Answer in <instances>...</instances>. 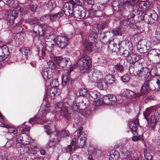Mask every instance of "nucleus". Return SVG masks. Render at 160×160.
Masks as SVG:
<instances>
[{
	"mask_svg": "<svg viewBox=\"0 0 160 160\" xmlns=\"http://www.w3.org/2000/svg\"><path fill=\"white\" fill-rule=\"evenodd\" d=\"M145 160H153L152 156L150 152H146L144 153Z\"/></svg>",
	"mask_w": 160,
	"mask_h": 160,
	"instance_id": "0e129e2a",
	"label": "nucleus"
},
{
	"mask_svg": "<svg viewBox=\"0 0 160 160\" xmlns=\"http://www.w3.org/2000/svg\"><path fill=\"white\" fill-rule=\"evenodd\" d=\"M113 37L111 32L109 31H108L101 33L99 39L101 42L103 43L108 44L111 41V39Z\"/></svg>",
	"mask_w": 160,
	"mask_h": 160,
	"instance_id": "2eb2a0df",
	"label": "nucleus"
},
{
	"mask_svg": "<svg viewBox=\"0 0 160 160\" xmlns=\"http://www.w3.org/2000/svg\"><path fill=\"white\" fill-rule=\"evenodd\" d=\"M42 75L45 80L49 79L52 76L49 74V69L47 68H42Z\"/></svg>",
	"mask_w": 160,
	"mask_h": 160,
	"instance_id": "37998d69",
	"label": "nucleus"
},
{
	"mask_svg": "<svg viewBox=\"0 0 160 160\" xmlns=\"http://www.w3.org/2000/svg\"><path fill=\"white\" fill-rule=\"evenodd\" d=\"M145 68L142 62H137L135 64L134 70H135V76L140 74L142 70Z\"/></svg>",
	"mask_w": 160,
	"mask_h": 160,
	"instance_id": "f704fd0d",
	"label": "nucleus"
},
{
	"mask_svg": "<svg viewBox=\"0 0 160 160\" xmlns=\"http://www.w3.org/2000/svg\"><path fill=\"white\" fill-rule=\"evenodd\" d=\"M19 11L16 10H12L11 13L8 14L6 18V23L8 25H11L14 23L15 19L18 15Z\"/></svg>",
	"mask_w": 160,
	"mask_h": 160,
	"instance_id": "dca6fc26",
	"label": "nucleus"
},
{
	"mask_svg": "<svg viewBox=\"0 0 160 160\" xmlns=\"http://www.w3.org/2000/svg\"><path fill=\"white\" fill-rule=\"evenodd\" d=\"M124 92L125 95L128 98H134L140 97L139 92L136 93L128 89H126Z\"/></svg>",
	"mask_w": 160,
	"mask_h": 160,
	"instance_id": "c756f323",
	"label": "nucleus"
},
{
	"mask_svg": "<svg viewBox=\"0 0 160 160\" xmlns=\"http://www.w3.org/2000/svg\"><path fill=\"white\" fill-rule=\"evenodd\" d=\"M111 21V19L109 17L107 20L102 22L100 25L98 27V32H101L104 29L109 28Z\"/></svg>",
	"mask_w": 160,
	"mask_h": 160,
	"instance_id": "393cba45",
	"label": "nucleus"
},
{
	"mask_svg": "<svg viewBox=\"0 0 160 160\" xmlns=\"http://www.w3.org/2000/svg\"><path fill=\"white\" fill-rule=\"evenodd\" d=\"M107 5L108 3L107 2L100 3L97 6V9L98 10L104 12V10Z\"/></svg>",
	"mask_w": 160,
	"mask_h": 160,
	"instance_id": "4d7b16f0",
	"label": "nucleus"
},
{
	"mask_svg": "<svg viewBox=\"0 0 160 160\" xmlns=\"http://www.w3.org/2000/svg\"><path fill=\"white\" fill-rule=\"evenodd\" d=\"M154 42L156 44L160 43V32L156 31H155L154 35L153 38Z\"/></svg>",
	"mask_w": 160,
	"mask_h": 160,
	"instance_id": "49530a36",
	"label": "nucleus"
},
{
	"mask_svg": "<svg viewBox=\"0 0 160 160\" xmlns=\"http://www.w3.org/2000/svg\"><path fill=\"white\" fill-rule=\"evenodd\" d=\"M121 43L122 41L119 39H115L108 42V48L110 51L112 52H119L121 48Z\"/></svg>",
	"mask_w": 160,
	"mask_h": 160,
	"instance_id": "1a4fd4ad",
	"label": "nucleus"
},
{
	"mask_svg": "<svg viewBox=\"0 0 160 160\" xmlns=\"http://www.w3.org/2000/svg\"><path fill=\"white\" fill-rule=\"evenodd\" d=\"M54 60L56 64L58 66L62 68H66L68 69L69 73L72 71L73 65L69 58H63L62 57L57 56L54 57Z\"/></svg>",
	"mask_w": 160,
	"mask_h": 160,
	"instance_id": "423d86ee",
	"label": "nucleus"
},
{
	"mask_svg": "<svg viewBox=\"0 0 160 160\" xmlns=\"http://www.w3.org/2000/svg\"><path fill=\"white\" fill-rule=\"evenodd\" d=\"M80 106L78 103H75L72 105V109L73 111H76L73 114H74L73 119L75 120L77 119L78 118V112H80V109L79 108Z\"/></svg>",
	"mask_w": 160,
	"mask_h": 160,
	"instance_id": "4c0bfd02",
	"label": "nucleus"
},
{
	"mask_svg": "<svg viewBox=\"0 0 160 160\" xmlns=\"http://www.w3.org/2000/svg\"><path fill=\"white\" fill-rule=\"evenodd\" d=\"M33 152H35V154L37 153V152L40 151V154L42 155H44L46 153V150L45 149L42 148L37 143H35L33 145Z\"/></svg>",
	"mask_w": 160,
	"mask_h": 160,
	"instance_id": "e433bc0d",
	"label": "nucleus"
},
{
	"mask_svg": "<svg viewBox=\"0 0 160 160\" xmlns=\"http://www.w3.org/2000/svg\"><path fill=\"white\" fill-rule=\"evenodd\" d=\"M156 83L158 86V88H154V89L150 88V86L149 85V81L146 80L144 81V84H142L140 92H139L140 94V97L143 95H145L148 93L149 90H154L156 91H158L160 89V80L157 79Z\"/></svg>",
	"mask_w": 160,
	"mask_h": 160,
	"instance_id": "0eeeda50",
	"label": "nucleus"
},
{
	"mask_svg": "<svg viewBox=\"0 0 160 160\" xmlns=\"http://www.w3.org/2000/svg\"><path fill=\"white\" fill-rule=\"evenodd\" d=\"M43 29L42 27H39L38 28L37 31H35L34 29H33L32 30H31L29 32V34L31 35L34 39L37 36H42L43 34Z\"/></svg>",
	"mask_w": 160,
	"mask_h": 160,
	"instance_id": "7c9ffc66",
	"label": "nucleus"
},
{
	"mask_svg": "<svg viewBox=\"0 0 160 160\" xmlns=\"http://www.w3.org/2000/svg\"><path fill=\"white\" fill-rule=\"evenodd\" d=\"M152 4V2L148 0L141 1L139 3L135 9H133L132 12H129L127 16H126L122 21L124 26L133 23L135 21L134 18L136 14H138V21L139 22L143 21L148 24L155 23L158 18V16L154 10L146 11L144 9L148 8Z\"/></svg>",
	"mask_w": 160,
	"mask_h": 160,
	"instance_id": "f257e3e1",
	"label": "nucleus"
},
{
	"mask_svg": "<svg viewBox=\"0 0 160 160\" xmlns=\"http://www.w3.org/2000/svg\"><path fill=\"white\" fill-rule=\"evenodd\" d=\"M53 108V107H50L49 105L47 104L44 106L42 108H41L40 110V112H42L41 114L43 117H45L46 114L49 112H51L53 113L51 109Z\"/></svg>",
	"mask_w": 160,
	"mask_h": 160,
	"instance_id": "72a5a7b5",
	"label": "nucleus"
},
{
	"mask_svg": "<svg viewBox=\"0 0 160 160\" xmlns=\"http://www.w3.org/2000/svg\"><path fill=\"white\" fill-rule=\"evenodd\" d=\"M44 131L46 133L49 135L50 138H52L53 136L58 134H60L56 132H52L51 131L50 127L48 125H45L44 126Z\"/></svg>",
	"mask_w": 160,
	"mask_h": 160,
	"instance_id": "c03bdc74",
	"label": "nucleus"
},
{
	"mask_svg": "<svg viewBox=\"0 0 160 160\" xmlns=\"http://www.w3.org/2000/svg\"><path fill=\"white\" fill-rule=\"evenodd\" d=\"M130 57H132L135 63H136L137 62H139L138 61L142 58L140 55H138L132 52L130 54Z\"/></svg>",
	"mask_w": 160,
	"mask_h": 160,
	"instance_id": "8fccbe9b",
	"label": "nucleus"
},
{
	"mask_svg": "<svg viewBox=\"0 0 160 160\" xmlns=\"http://www.w3.org/2000/svg\"><path fill=\"white\" fill-rule=\"evenodd\" d=\"M9 51L8 47L6 45L0 46V62L5 60L8 56Z\"/></svg>",
	"mask_w": 160,
	"mask_h": 160,
	"instance_id": "f3484780",
	"label": "nucleus"
},
{
	"mask_svg": "<svg viewBox=\"0 0 160 160\" xmlns=\"http://www.w3.org/2000/svg\"><path fill=\"white\" fill-rule=\"evenodd\" d=\"M111 32L112 33L113 37L114 36H122V35L121 29L119 27H116L113 28Z\"/></svg>",
	"mask_w": 160,
	"mask_h": 160,
	"instance_id": "a18cd8bd",
	"label": "nucleus"
},
{
	"mask_svg": "<svg viewBox=\"0 0 160 160\" xmlns=\"http://www.w3.org/2000/svg\"><path fill=\"white\" fill-rule=\"evenodd\" d=\"M138 0H127L125 2L123 3V6L126 7V11H128L129 5L134 6L136 4Z\"/></svg>",
	"mask_w": 160,
	"mask_h": 160,
	"instance_id": "58836bf2",
	"label": "nucleus"
},
{
	"mask_svg": "<svg viewBox=\"0 0 160 160\" xmlns=\"http://www.w3.org/2000/svg\"><path fill=\"white\" fill-rule=\"evenodd\" d=\"M33 144L27 145V143L17 142L16 147L17 150L19 154V159L22 160H26L28 155L30 156H34L36 152H33Z\"/></svg>",
	"mask_w": 160,
	"mask_h": 160,
	"instance_id": "7ed1b4c3",
	"label": "nucleus"
},
{
	"mask_svg": "<svg viewBox=\"0 0 160 160\" xmlns=\"http://www.w3.org/2000/svg\"><path fill=\"white\" fill-rule=\"evenodd\" d=\"M79 95L80 96L83 97H88L89 93H88L87 90L84 88H81L79 91Z\"/></svg>",
	"mask_w": 160,
	"mask_h": 160,
	"instance_id": "13d9d810",
	"label": "nucleus"
},
{
	"mask_svg": "<svg viewBox=\"0 0 160 160\" xmlns=\"http://www.w3.org/2000/svg\"><path fill=\"white\" fill-rule=\"evenodd\" d=\"M120 80L123 82H127L129 80L130 77L128 74H125L123 75L120 77Z\"/></svg>",
	"mask_w": 160,
	"mask_h": 160,
	"instance_id": "bf43d9fd",
	"label": "nucleus"
},
{
	"mask_svg": "<svg viewBox=\"0 0 160 160\" xmlns=\"http://www.w3.org/2000/svg\"><path fill=\"white\" fill-rule=\"evenodd\" d=\"M70 4H69V3L67 2L65 3L63 6V11L62 12L67 16H70V14L68 13V11L69 10V8L70 7Z\"/></svg>",
	"mask_w": 160,
	"mask_h": 160,
	"instance_id": "3c124183",
	"label": "nucleus"
},
{
	"mask_svg": "<svg viewBox=\"0 0 160 160\" xmlns=\"http://www.w3.org/2000/svg\"><path fill=\"white\" fill-rule=\"evenodd\" d=\"M58 91L59 90L58 89V87H51L50 88L49 90V93L51 94V96L52 97L55 96V95H58L59 92Z\"/></svg>",
	"mask_w": 160,
	"mask_h": 160,
	"instance_id": "de8ad7c7",
	"label": "nucleus"
},
{
	"mask_svg": "<svg viewBox=\"0 0 160 160\" xmlns=\"http://www.w3.org/2000/svg\"><path fill=\"white\" fill-rule=\"evenodd\" d=\"M137 51L142 54L147 52L150 48V47L146 42L145 40L138 41L137 44Z\"/></svg>",
	"mask_w": 160,
	"mask_h": 160,
	"instance_id": "ddd939ff",
	"label": "nucleus"
},
{
	"mask_svg": "<svg viewBox=\"0 0 160 160\" xmlns=\"http://www.w3.org/2000/svg\"><path fill=\"white\" fill-rule=\"evenodd\" d=\"M132 149L131 147L129 144H127L124 146L121 150V152L123 156V158L129 156Z\"/></svg>",
	"mask_w": 160,
	"mask_h": 160,
	"instance_id": "c85d7f7f",
	"label": "nucleus"
},
{
	"mask_svg": "<svg viewBox=\"0 0 160 160\" xmlns=\"http://www.w3.org/2000/svg\"><path fill=\"white\" fill-rule=\"evenodd\" d=\"M148 54L152 55L157 61H160V50L154 49L150 50L148 52Z\"/></svg>",
	"mask_w": 160,
	"mask_h": 160,
	"instance_id": "473e14b6",
	"label": "nucleus"
},
{
	"mask_svg": "<svg viewBox=\"0 0 160 160\" xmlns=\"http://www.w3.org/2000/svg\"><path fill=\"white\" fill-rule=\"evenodd\" d=\"M46 4L50 11H52L56 6V3L54 0H49L46 2Z\"/></svg>",
	"mask_w": 160,
	"mask_h": 160,
	"instance_id": "79ce46f5",
	"label": "nucleus"
},
{
	"mask_svg": "<svg viewBox=\"0 0 160 160\" xmlns=\"http://www.w3.org/2000/svg\"><path fill=\"white\" fill-rule=\"evenodd\" d=\"M86 136L85 134V136H83V137L81 136V137L78 138H79V141L78 140L77 141L75 138H73L71 142V144L73 146L79 145L81 148L82 147L86 144L87 140Z\"/></svg>",
	"mask_w": 160,
	"mask_h": 160,
	"instance_id": "a211bd4d",
	"label": "nucleus"
},
{
	"mask_svg": "<svg viewBox=\"0 0 160 160\" xmlns=\"http://www.w3.org/2000/svg\"><path fill=\"white\" fill-rule=\"evenodd\" d=\"M27 22L31 25L35 26V27L38 28H39L40 27L38 24L37 20L36 19H31L28 20Z\"/></svg>",
	"mask_w": 160,
	"mask_h": 160,
	"instance_id": "864d4df0",
	"label": "nucleus"
},
{
	"mask_svg": "<svg viewBox=\"0 0 160 160\" xmlns=\"http://www.w3.org/2000/svg\"><path fill=\"white\" fill-rule=\"evenodd\" d=\"M90 15L93 17H97L100 20L103 19L105 15L104 12L97 10L94 11H91L89 12Z\"/></svg>",
	"mask_w": 160,
	"mask_h": 160,
	"instance_id": "b1692460",
	"label": "nucleus"
},
{
	"mask_svg": "<svg viewBox=\"0 0 160 160\" xmlns=\"http://www.w3.org/2000/svg\"><path fill=\"white\" fill-rule=\"evenodd\" d=\"M63 15V12H59L53 14H50L48 16L50 21L53 22L59 20L60 18Z\"/></svg>",
	"mask_w": 160,
	"mask_h": 160,
	"instance_id": "cd10ccee",
	"label": "nucleus"
},
{
	"mask_svg": "<svg viewBox=\"0 0 160 160\" xmlns=\"http://www.w3.org/2000/svg\"><path fill=\"white\" fill-rule=\"evenodd\" d=\"M59 115L63 116L66 119L68 122H71L73 119L74 114L70 113L68 109L66 107L62 108L59 110Z\"/></svg>",
	"mask_w": 160,
	"mask_h": 160,
	"instance_id": "4468645a",
	"label": "nucleus"
},
{
	"mask_svg": "<svg viewBox=\"0 0 160 160\" xmlns=\"http://www.w3.org/2000/svg\"><path fill=\"white\" fill-rule=\"evenodd\" d=\"M128 49L129 51L126 49L123 51L122 52L120 50V53H122V55L124 57L127 58L129 55L130 53H131L132 51L133 50V47L132 43H131V45H129L128 47Z\"/></svg>",
	"mask_w": 160,
	"mask_h": 160,
	"instance_id": "a19ab883",
	"label": "nucleus"
},
{
	"mask_svg": "<svg viewBox=\"0 0 160 160\" xmlns=\"http://www.w3.org/2000/svg\"><path fill=\"white\" fill-rule=\"evenodd\" d=\"M140 74L143 76L145 78H148L150 75V70L148 68L145 67L141 71Z\"/></svg>",
	"mask_w": 160,
	"mask_h": 160,
	"instance_id": "09e8293b",
	"label": "nucleus"
},
{
	"mask_svg": "<svg viewBox=\"0 0 160 160\" xmlns=\"http://www.w3.org/2000/svg\"><path fill=\"white\" fill-rule=\"evenodd\" d=\"M59 85L58 80L57 79H53L50 84V87H58Z\"/></svg>",
	"mask_w": 160,
	"mask_h": 160,
	"instance_id": "e2e57ef3",
	"label": "nucleus"
},
{
	"mask_svg": "<svg viewBox=\"0 0 160 160\" xmlns=\"http://www.w3.org/2000/svg\"><path fill=\"white\" fill-rule=\"evenodd\" d=\"M139 121L137 120H136L134 121H130L128 122V126L132 133H135L137 134H138L137 125L139 124Z\"/></svg>",
	"mask_w": 160,
	"mask_h": 160,
	"instance_id": "a878e982",
	"label": "nucleus"
},
{
	"mask_svg": "<svg viewBox=\"0 0 160 160\" xmlns=\"http://www.w3.org/2000/svg\"><path fill=\"white\" fill-rule=\"evenodd\" d=\"M47 64L49 68L52 70L55 69L57 67L56 64L52 61H49L47 62Z\"/></svg>",
	"mask_w": 160,
	"mask_h": 160,
	"instance_id": "680f3d73",
	"label": "nucleus"
},
{
	"mask_svg": "<svg viewBox=\"0 0 160 160\" xmlns=\"http://www.w3.org/2000/svg\"><path fill=\"white\" fill-rule=\"evenodd\" d=\"M20 54L27 59L29 60L32 57V52L28 48H22L19 49Z\"/></svg>",
	"mask_w": 160,
	"mask_h": 160,
	"instance_id": "6ab92c4d",
	"label": "nucleus"
},
{
	"mask_svg": "<svg viewBox=\"0 0 160 160\" xmlns=\"http://www.w3.org/2000/svg\"><path fill=\"white\" fill-rule=\"evenodd\" d=\"M112 6L114 10L116 12L120 11L121 12H122V13H124V11H123V9H125L126 11V7L124 8L123 6V4L122 6L120 5L119 2L117 1L113 2L112 4Z\"/></svg>",
	"mask_w": 160,
	"mask_h": 160,
	"instance_id": "bb28decb",
	"label": "nucleus"
},
{
	"mask_svg": "<svg viewBox=\"0 0 160 160\" xmlns=\"http://www.w3.org/2000/svg\"><path fill=\"white\" fill-rule=\"evenodd\" d=\"M28 128H24L21 129L22 133L20 134L18 137L17 142H21L22 144L24 143H27V145H31L32 144L33 145L34 143L31 142V138L26 134L23 133V132L28 130Z\"/></svg>",
	"mask_w": 160,
	"mask_h": 160,
	"instance_id": "9d476101",
	"label": "nucleus"
},
{
	"mask_svg": "<svg viewBox=\"0 0 160 160\" xmlns=\"http://www.w3.org/2000/svg\"><path fill=\"white\" fill-rule=\"evenodd\" d=\"M72 17L77 18H82L85 16L84 11H82L79 9V8L74 7Z\"/></svg>",
	"mask_w": 160,
	"mask_h": 160,
	"instance_id": "4be33fe9",
	"label": "nucleus"
},
{
	"mask_svg": "<svg viewBox=\"0 0 160 160\" xmlns=\"http://www.w3.org/2000/svg\"><path fill=\"white\" fill-rule=\"evenodd\" d=\"M155 111V109L152 106L146 108V112H143L144 118L148 122L147 126L151 131L154 130L157 123L156 116L154 114Z\"/></svg>",
	"mask_w": 160,
	"mask_h": 160,
	"instance_id": "20e7f679",
	"label": "nucleus"
},
{
	"mask_svg": "<svg viewBox=\"0 0 160 160\" xmlns=\"http://www.w3.org/2000/svg\"><path fill=\"white\" fill-rule=\"evenodd\" d=\"M80 67L84 69H87L91 65L92 60L86 54H83L79 62Z\"/></svg>",
	"mask_w": 160,
	"mask_h": 160,
	"instance_id": "f8f14e48",
	"label": "nucleus"
},
{
	"mask_svg": "<svg viewBox=\"0 0 160 160\" xmlns=\"http://www.w3.org/2000/svg\"><path fill=\"white\" fill-rule=\"evenodd\" d=\"M119 157V152L116 150H112L110 152L108 160H118Z\"/></svg>",
	"mask_w": 160,
	"mask_h": 160,
	"instance_id": "c9c22d12",
	"label": "nucleus"
},
{
	"mask_svg": "<svg viewBox=\"0 0 160 160\" xmlns=\"http://www.w3.org/2000/svg\"><path fill=\"white\" fill-rule=\"evenodd\" d=\"M52 44H50L48 40L45 41L44 45H43L41 48H38L37 49V52L39 57H43L46 53L52 52L53 51V48L51 46V45H52Z\"/></svg>",
	"mask_w": 160,
	"mask_h": 160,
	"instance_id": "6e6552de",
	"label": "nucleus"
},
{
	"mask_svg": "<svg viewBox=\"0 0 160 160\" xmlns=\"http://www.w3.org/2000/svg\"><path fill=\"white\" fill-rule=\"evenodd\" d=\"M47 39L50 44H52L51 46L53 48V50L55 45L61 49L67 46L68 44L69 39L65 35H62L58 36L55 38H48Z\"/></svg>",
	"mask_w": 160,
	"mask_h": 160,
	"instance_id": "39448f33",
	"label": "nucleus"
},
{
	"mask_svg": "<svg viewBox=\"0 0 160 160\" xmlns=\"http://www.w3.org/2000/svg\"><path fill=\"white\" fill-rule=\"evenodd\" d=\"M6 138L8 140L5 144V146L7 148H9L12 145L13 143V141L12 138L9 139L8 138V137H6Z\"/></svg>",
	"mask_w": 160,
	"mask_h": 160,
	"instance_id": "69168bd1",
	"label": "nucleus"
},
{
	"mask_svg": "<svg viewBox=\"0 0 160 160\" xmlns=\"http://www.w3.org/2000/svg\"><path fill=\"white\" fill-rule=\"evenodd\" d=\"M98 38L97 34L94 32H92L88 37V42L95 44Z\"/></svg>",
	"mask_w": 160,
	"mask_h": 160,
	"instance_id": "ea45409f",
	"label": "nucleus"
},
{
	"mask_svg": "<svg viewBox=\"0 0 160 160\" xmlns=\"http://www.w3.org/2000/svg\"><path fill=\"white\" fill-rule=\"evenodd\" d=\"M62 85L65 86L67 85L69 89H70L74 82L73 79L68 78L66 75H63L61 77Z\"/></svg>",
	"mask_w": 160,
	"mask_h": 160,
	"instance_id": "aec40b11",
	"label": "nucleus"
},
{
	"mask_svg": "<svg viewBox=\"0 0 160 160\" xmlns=\"http://www.w3.org/2000/svg\"><path fill=\"white\" fill-rule=\"evenodd\" d=\"M115 81V77L112 74H109L107 75L104 78V82L108 86L113 83Z\"/></svg>",
	"mask_w": 160,
	"mask_h": 160,
	"instance_id": "2f4dec72",
	"label": "nucleus"
},
{
	"mask_svg": "<svg viewBox=\"0 0 160 160\" xmlns=\"http://www.w3.org/2000/svg\"><path fill=\"white\" fill-rule=\"evenodd\" d=\"M100 81L98 82L99 83L98 85V87L101 90H104L107 88L108 87V86L104 82L103 83L102 82H100Z\"/></svg>",
	"mask_w": 160,
	"mask_h": 160,
	"instance_id": "338daca9",
	"label": "nucleus"
},
{
	"mask_svg": "<svg viewBox=\"0 0 160 160\" xmlns=\"http://www.w3.org/2000/svg\"><path fill=\"white\" fill-rule=\"evenodd\" d=\"M135 64H129V71L130 74L132 76H135V70H134Z\"/></svg>",
	"mask_w": 160,
	"mask_h": 160,
	"instance_id": "6e6d98bb",
	"label": "nucleus"
},
{
	"mask_svg": "<svg viewBox=\"0 0 160 160\" xmlns=\"http://www.w3.org/2000/svg\"><path fill=\"white\" fill-rule=\"evenodd\" d=\"M8 130L9 133H7L5 135V137L7 138V137L10 135L11 133H13L14 134H15L17 133V130L16 129H12L9 127Z\"/></svg>",
	"mask_w": 160,
	"mask_h": 160,
	"instance_id": "774afa93",
	"label": "nucleus"
},
{
	"mask_svg": "<svg viewBox=\"0 0 160 160\" xmlns=\"http://www.w3.org/2000/svg\"><path fill=\"white\" fill-rule=\"evenodd\" d=\"M124 71V67L120 63H117L114 65L112 70H111L112 74L116 75L118 73H122Z\"/></svg>",
	"mask_w": 160,
	"mask_h": 160,
	"instance_id": "412c9836",
	"label": "nucleus"
},
{
	"mask_svg": "<svg viewBox=\"0 0 160 160\" xmlns=\"http://www.w3.org/2000/svg\"><path fill=\"white\" fill-rule=\"evenodd\" d=\"M92 43L90 42H86L84 43V46L88 52H91L93 48Z\"/></svg>",
	"mask_w": 160,
	"mask_h": 160,
	"instance_id": "5fc2aeb1",
	"label": "nucleus"
},
{
	"mask_svg": "<svg viewBox=\"0 0 160 160\" xmlns=\"http://www.w3.org/2000/svg\"><path fill=\"white\" fill-rule=\"evenodd\" d=\"M23 28L19 23H17L13 28V30L16 33H19L22 31Z\"/></svg>",
	"mask_w": 160,
	"mask_h": 160,
	"instance_id": "603ef678",
	"label": "nucleus"
},
{
	"mask_svg": "<svg viewBox=\"0 0 160 160\" xmlns=\"http://www.w3.org/2000/svg\"><path fill=\"white\" fill-rule=\"evenodd\" d=\"M53 138L51 141L49 140V142L47 144L48 148L55 147L56 143H58L60 141L61 138V135L60 134H58L53 136Z\"/></svg>",
	"mask_w": 160,
	"mask_h": 160,
	"instance_id": "5701e85b",
	"label": "nucleus"
},
{
	"mask_svg": "<svg viewBox=\"0 0 160 160\" xmlns=\"http://www.w3.org/2000/svg\"><path fill=\"white\" fill-rule=\"evenodd\" d=\"M88 76L89 80L92 82H98L102 80L103 78L101 72L99 71L91 70L88 72Z\"/></svg>",
	"mask_w": 160,
	"mask_h": 160,
	"instance_id": "9b49d317",
	"label": "nucleus"
},
{
	"mask_svg": "<svg viewBox=\"0 0 160 160\" xmlns=\"http://www.w3.org/2000/svg\"><path fill=\"white\" fill-rule=\"evenodd\" d=\"M88 98L90 101H94L96 106L100 105L103 104L109 105H113L117 100L116 97L112 94L103 95L101 98L99 92L94 90H92L89 92Z\"/></svg>",
	"mask_w": 160,
	"mask_h": 160,
	"instance_id": "f03ea898",
	"label": "nucleus"
},
{
	"mask_svg": "<svg viewBox=\"0 0 160 160\" xmlns=\"http://www.w3.org/2000/svg\"><path fill=\"white\" fill-rule=\"evenodd\" d=\"M150 75L152 76H158V71L156 66L152 67L150 71Z\"/></svg>",
	"mask_w": 160,
	"mask_h": 160,
	"instance_id": "052dcab7",
	"label": "nucleus"
}]
</instances>
